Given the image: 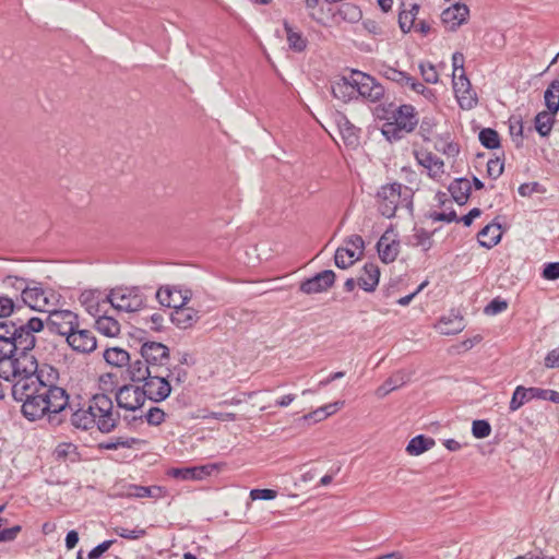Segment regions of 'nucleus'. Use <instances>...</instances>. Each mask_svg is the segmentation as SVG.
<instances>
[{"mask_svg":"<svg viewBox=\"0 0 559 559\" xmlns=\"http://www.w3.org/2000/svg\"><path fill=\"white\" fill-rule=\"evenodd\" d=\"M22 378L10 384L15 401L23 402V415L34 421L47 413H60L69 402L66 390L58 386L59 371L51 365L41 364L36 369L33 360L22 362Z\"/></svg>","mask_w":559,"mask_h":559,"instance_id":"f257e3e1","label":"nucleus"},{"mask_svg":"<svg viewBox=\"0 0 559 559\" xmlns=\"http://www.w3.org/2000/svg\"><path fill=\"white\" fill-rule=\"evenodd\" d=\"M17 332L13 336L10 343L9 350L5 353L7 357L0 360V373L4 376V381L10 384L14 383L22 378V361L24 359L33 360L36 369L41 368V364H38L36 357L32 354V349L35 347L36 337L31 335L29 332H25L22 328L17 326Z\"/></svg>","mask_w":559,"mask_h":559,"instance_id":"f03ea898","label":"nucleus"},{"mask_svg":"<svg viewBox=\"0 0 559 559\" xmlns=\"http://www.w3.org/2000/svg\"><path fill=\"white\" fill-rule=\"evenodd\" d=\"M16 288L22 290L23 302L35 311L48 313L60 301V295L57 292L44 287L41 283L36 281L16 277Z\"/></svg>","mask_w":559,"mask_h":559,"instance_id":"7ed1b4c3","label":"nucleus"},{"mask_svg":"<svg viewBox=\"0 0 559 559\" xmlns=\"http://www.w3.org/2000/svg\"><path fill=\"white\" fill-rule=\"evenodd\" d=\"M418 116L412 105H401L394 108L382 126V134L389 141H396L411 133L418 124Z\"/></svg>","mask_w":559,"mask_h":559,"instance_id":"20e7f679","label":"nucleus"},{"mask_svg":"<svg viewBox=\"0 0 559 559\" xmlns=\"http://www.w3.org/2000/svg\"><path fill=\"white\" fill-rule=\"evenodd\" d=\"M377 202L383 216L393 217L399 207H411L412 190L397 182L385 185L378 191Z\"/></svg>","mask_w":559,"mask_h":559,"instance_id":"39448f33","label":"nucleus"},{"mask_svg":"<svg viewBox=\"0 0 559 559\" xmlns=\"http://www.w3.org/2000/svg\"><path fill=\"white\" fill-rule=\"evenodd\" d=\"M90 402L97 429L103 433L114 431L120 421V414L115 411L112 400L102 393L93 395Z\"/></svg>","mask_w":559,"mask_h":559,"instance_id":"423d86ee","label":"nucleus"},{"mask_svg":"<svg viewBox=\"0 0 559 559\" xmlns=\"http://www.w3.org/2000/svg\"><path fill=\"white\" fill-rule=\"evenodd\" d=\"M106 302L118 311L134 312L144 307L145 298L136 287H118L103 299Z\"/></svg>","mask_w":559,"mask_h":559,"instance_id":"0eeeda50","label":"nucleus"},{"mask_svg":"<svg viewBox=\"0 0 559 559\" xmlns=\"http://www.w3.org/2000/svg\"><path fill=\"white\" fill-rule=\"evenodd\" d=\"M46 323L51 332L66 336V338L80 325L75 312L66 309L59 310L57 307L48 312Z\"/></svg>","mask_w":559,"mask_h":559,"instance_id":"6e6552de","label":"nucleus"},{"mask_svg":"<svg viewBox=\"0 0 559 559\" xmlns=\"http://www.w3.org/2000/svg\"><path fill=\"white\" fill-rule=\"evenodd\" d=\"M169 374V369L155 371L147 380H145L142 388L143 392H145V399H150L154 402H162L166 400L171 392V385L167 380Z\"/></svg>","mask_w":559,"mask_h":559,"instance_id":"1a4fd4ad","label":"nucleus"},{"mask_svg":"<svg viewBox=\"0 0 559 559\" xmlns=\"http://www.w3.org/2000/svg\"><path fill=\"white\" fill-rule=\"evenodd\" d=\"M352 82L356 85L357 97L376 103L384 95L383 86L372 76L358 70H352Z\"/></svg>","mask_w":559,"mask_h":559,"instance_id":"9d476101","label":"nucleus"},{"mask_svg":"<svg viewBox=\"0 0 559 559\" xmlns=\"http://www.w3.org/2000/svg\"><path fill=\"white\" fill-rule=\"evenodd\" d=\"M141 357L150 365L155 371L168 369L166 367L169 361V348L158 342H145L141 346Z\"/></svg>","mask_w":559,"mask_h":559,"instance_id":"9b49d317","label":"nucleus"},{"mask_svg":"<svg viewBox=\"0 0 559 559\" xmlns=\"http://www.w3.org/2000/svg\"><path fill=\"white\" fill-rule=\"evenodd\" d=\"M346 245L344 248H338L334 255L335 265L340 269L352 266L365 248L364 239L358 235L350 236Z\"/></svg>","mask_w":559,"mask_h":559,"instance_id":"f8f14e48","label":"nucleus"},{"mask_svg":"<svg viewBox=\"0 0 559 559\" xmlns=\"http://www.w3.org/2000/svg\"><path fill=\"white\" fill-rule=\"evenodd\" d=\"M145 392L135 385H123L116 393V401L119 408L135 412L145 403Z\"/></svg>","mask_w":559,"mask_h":559,"instance_id":"ddd939ff","label":"nucleus"},{"mask_svg":"<svg viewBox=\"0 0 559 559\" xmlns=\"http://www.w3.org/2000/svg\"><path fill=\"white\" fill-rule=\"evenodd\" d=\"M453 90L462 109H472L477 105L476 93L472 90L471 82L464 73L454 75Z\"/></svg>","mask_w":559,"mask_h":559,"instance_id":"4468645a","label":"nucleus"},{"mask_svg":"<svg viewBox=\"0 0 559 559\" xmlns=\"http://www.w3.org/2000/svg\"><path fill=\"white\" fill-rule=\"evenodd\" d=\"M335 282V273L332 270H324L314 276L300 283L299 289L306 295L326 292Z\"/></svg>","mask_w":559,"mask_h":559,"instance_id":"2eb2a0df","label":"nucleus"},{"mask_svg":"<svg viewBox=\"0 0 559 559\" xmlns=\"http://www.w3.org/2000/svg\"><path fill=\"white\" fill-rule=\"evenodd\" d=\"M69 346L82 354H90L97 347V341L94 333L86 329H74L67 337Z\"/></svg>","mask_w":559,"mask_h":559,"instance_id":"dca6fc26","label":"nucleus"},{"mask_svg":"<svg viewBox=\"0 0 559 559\" xmlns=\"http://www.w3.org/2000/svg\"><path fill=\"white\" fill-rule=\"evenodd\" d=\"M156 298L162 306L174 308L176 310L180 306L187 305V302L190 300V292H182L177 287L166 286L160 287L156 292Z\"/></svg>","mask_w":559,"mask_h":559,"instance_id":"f3484780","label":"nucleus"},{"mask_svg":"<svg viewBox=\"0 0 559 559\" xmlns=\"http://www.w3.org/2000/svg\"><path fill=\"white\" fill-rule=\"evenodd\" d=\"M415 158L427 170L430 178L439 180L444 175V163L433 153L423 150L415 151Z\"/></svg>","mask_w":559,"mask_h":559,"instance_id":"a211bd4d","label":"nucleus"},{"mask_svg":"<svg viewBox=\"0 0 559 559\" xmlns=\"http://www.w3.org/2000/svg\"><path fill=\"white\" fill-rule=\"evenodd\" d=\"M468 14L469 9L467 5L455 3L443 10L441 21L448 29L454 31L466 22Z\"/></svg>","mask_w":559,"mask_h":559,"instance_id":"6ab92c4d","label":"nucleus"},{"mask_svg":"<svg viewBox=\"0 0 559 559\" xmlns=\"http://www.w3.org/2000/svg\"><path fill=\"white\" fill-rule=\"evenodd\" d=\"M377 249L380 259L384 263L393 262L400 251V242L395 239V235L391 231H385L377 243Z\"/></svg>","mask_w":559,"mask_h":559,"instance_id":"aec40b11","label":"nucleus"},{"mask_svg":"<svg viewBox=\"0 0 559 559\" xmlns=\"http://www.w3.org/2000/svg\"><path fill=\"white\" fill-rule=\"evenodd\" d=\"M216 469V466L213 464L202 465V466H193V467H185V468H171L168 472V475L182 479V480H200L204 477L212 474L213 471Z\"/></svg>","mask_w":559,"mask_h":559,"instance_id":"412c9836","label":"nucleus"},{"mask_svg":"<svg viewBox=\"0 0 559 559\" xmlns=\"http://www.w3.org/2000/svg\"><path fill=\"white\" fill-rule=\"evenodd\" d=\"M331 93L343 103H348L357 98L356 85L352 82V73L348 76H342L331 84Z\"/></svg>","mask_w":559,"mask_h":559,"instance_id":"4be33fe9","label":"nucleus"},{"mask_svg":"<svg viewBox=\"0 0 559 559\" xmlns=\"http://www.w3.org/2000/svg\"><path fill=\"white\" fill-rule=\"evenodd\" d=\"M199 318V311L186 305L180 306L171 313L173 323L182 330L193 326Z\"/></svg>","mask_w":559,"mask_h":559,"instance_id":"5701e85b","label":"nucleus"},{"mask_svg":"<svg viewBox=\"0 0 559 559\" xmlns=\"http://www.w3.org/2000/svg\"><path fill=\"white\" fill-rule=\"evenodd\" d=\"M380 278V270L374 263H366L357 284L366 292H373L378 286Z\"/></svg>","mask_w":559,"mask_h":559,"instance_id":"b1692460","label":"nucleus"},{"mask_svg":"<svg viewBox=\"0 0 559 559\" xmlns=\"http://www.w3.org/2000/svg\"><path fill=\"white\" fill-rule=\"evenodd\" d=\"M409 381V374L404 370H399L394 372L391 377H389L383 384H381L376 394L378 397L382 399L386 396L390 392L403 386Z\"/></svg>","mask_w":559,"mask_h":559,"instance_id":"393cba45","label":"nucleus"},{"mask_svg":"<svg viewBox=\"0 0 559 559\" xmlns=\"http://www.w3.org/2000/svg\"><path fill=\"white\" fill-rule=\"evenodd\" d=\"M464 320L457 313H451L450 316L442 317L436 324V329L440 334L454 335L463 331Z\"/></svg>","mask_w":559,"mask_h":559,"instance_id":"a878e982","label":"nucleus"},{"mask_svg":"<svg viewBox=\"0 0 559 559\" xmlns=\"http://www.w3.org/2000/svg\"><path fill=\"white\" fill-rule=\"evenodd\" d=\"M167 493L166 489L160 486H140V485H129L127 496L133 498H154L159 499L165 497Z\"/></svg>","mask_w":559,"mask_h":559,"instance_id":"bb28decb","label":"nucleus"},{"mask_svg":"<svg viewBox=\"0 0 559 559\" xmlns=\"http://www.w3.org/2000/svg\"><path fill=\"white\" fill-rule=\"evenodd\" d=\"M471 182L466 178L455 179L449 187V191L456 203L463 205L471 194Z\"/></svg>","mask_w":559,"mask_h":559,"instance_id":"cd10ccee","label":"nucleus"},{"mask_svg":"<svg viewBox=\"0 0 559 559\" xmlns=\"http://www.w3.org/2000/svg\"><path fill=\"white\" fill-rule=\"evenodd\" d=\"M71 423L75 428L88 430L95 426L93 412L91 411V402L88 401L87 407L76 409L71 416Z\"/></svg>","mask_w":559,"mask_h":559,"instance_id":"c85d7f7f","label":"nucleus"},{"mask_svg":"<svg viewBox=\"0 0 559 559\" xmlns=\"http://www.w3.org/2000/svg\"><path fill=\"white\" fill-rule=\"evenodd\" d=\"M500 225H487L478 234V242L481 247L490 249L501 239Z\"/></svg>","mask_w":559,"mask_h":559,"instance_id":"c756f323","label":"nucleus"},{"mask_svg":"<svg viewBox=\"0 0 559 559\" xmlns=\"http://www.w3.org/2000/svg\"><path fill=\"white\" fill-rule=\"evenodd\" d=\"M155 370L145 360L136 359L129 365L130 378L134 382H144Z\"/></svg>","mask_w":559,"mask_h":559,"instance_id":"7c9ffc66","label":"nucleus"},{"mask_svg":"<svg viewBox=\"0 0 559 559\" xmlns=\"http://www.w3.org/2000/svg\"><path fill=\"white\" fill-rule=\"evenodd\" d=\"M557 112L550 110H543L535 117V129L540 136H548L555 123V116Z\"/></svg>","mask_w":559,"mask_h":559,"instance_id":"2f4dec72","label":"nucleus"},{"mask_svg":"<svg viewBox=\"0 0 559 559\" xmlns=\"http://www.w3.org/2000/svg\"><path fill=\"white\" fill-rule=\"evenodd\" d=\"M95 326L99 333L105 336L114 337L120 332L119 322L110 316H99L95 322Z\"/></svg>","mask_w":559,"mask_h":559,"instance_id":"473e14b6","label":"nucleus"},{"mask_svg":"<svg viewBox=\"0 0 559 559\" xmlns=\"http://www.w3.org/2000/svg\"><path fill=\"white\" fill-rule=\"evenodd\" d=\"M103 356L106 362L114 367H123L130 361L129 353L119 347L107 348Z\"/></svg>","mask_w":559,"mask_h":559,"instance_id":"72a5a7b5","label":"nucleus"},{"mask_svg":"<svg viewBox=\"0 0 559 559\" xmlns=\"http://www.w3.org/2000/svg\"><path fill=\"white\" fill-rule=\"evenodd\" d=\"M435 445V440L432 438H427L423 435L414 437L406 447V452L409 455H420L427 450L431 449Z\"/></svg>","mask_w":559,"mask_h":559,"instance_id":"f704fd0d","label":"nucleus"},{"mask_svg":"<svg viewBox=\"0 0 559 559\" xmlns=\"http://www.w3.org/2000/svg\"><path fill=\"white\" fill-rule=\"evenodd\" d=\"M545 105L548 110L558 112L559 110V81L554 80L544 94Z\"/></svg>","mask_w":559,"mask_h":559,"instance_id":"c9c22d12","label":"nucleus"},{"mask_svg":"<svg viewBox=\"0 0 559 559\" xmlns=\"http://www.w3.org/2000/svg\"><path fill=\"white\" fill-rule=\"evenodd\" d=\"M17 326L12 321H0V348L7 353Z\"/></svg>","mask_w":559,"mask_h":559,"instance_id":"e433bc0d","label":"nucleus"},{"mask_svg":"<svg viewBox=\"0 0 559 559\" xmlns=\"http://www.w3.org/2000/svg\"><path fill=\"white\" fill-rule=\"evenodd\" d=\"M284 28L286 31L289 48L298 52L305 50L307 47V40L299 32H295L287 21L284 22Z\"/></svg>","mask_w":559,"mask_h":559,"instance_id":"4c0bfd02","label":"nucleus"},{"mask_svg":"<svg viewBox=\"0 0 559 559\" xmlns=\"http://www.w3.org/2000/svg\"><path fill=\"white\" fill-rule=\"evenodd\" d=\"M531 390H532V388L526 389L522 385L516 386V389L513 392L512 399L510 401L509 407H510L511 412H515L521 406H523L526 402H528L533 399H537V396H533L530 393Z\"/></svg>","mask_w":559,"mask_h":559,"instance_id":"58836bf2","label":"nucleus"},{"mask_svg":"<svg viewBox=\"0 0 559 559\" xmlns=\"http://www.w3.org/2000/svg\"><path fill=\"white\" fill-rule=\"evenodd\" d=\"M99 293H95L92 290L83 292L80 296V301L83 306H85L88 313L92 316H98L100 310V301H99Z\"/></svg>","mask_w":559,"mask_h":559,"instance_id":"ea45409f","label":"nucleus"},{"mask_svg":"<svg viewBox=\"0 0 559 559\" xmlns=\"http://www.w3.org/2000/svg\"><path fill=\"white\" fill-rule=\"evenodd\" d=\"M419 7L417 4H412L409 10H403L399 14V25L402 32L407 33L412 29V27H416L415 19L418 13Z\"/></svg>","mask_w":559,"mask_h":559,"instance_id":"a19ab883","label":"nucleus"},{"mask_svg":"<svg viewBox=\"0 0 559 559\" xmlns=\"http://www.w3.org/2000/svg\"><path fill=\"white\" fill-rule=\"evenodd\" d=\"M479 141L487 148H498L500 146V138L496 130L491 128L483 129L479 132Z\"/></svg>","mask_w":559,"mask_h":559,"instance_id":"79ce46f5","label":"nucleus"},{"mask_svg":"<svg viewBox=\"0 0 559 559\" xmlns=\"http://www.w3.org/2000/svg\"><path fill=\"white\" fill-rule=\"evenodd\" d=\"M412 245L421 247L425 251L429 250L432 246L431 234L424 228L415 229L412 236Z\"/></svg>","mask_w":559,"mask_h":559,"instance_id":"37998d69","label":"nucleus"},{"mask_svg":"<svg viewBox=\"0 0 559 559\" xmlns=\"http://www.w3.org/2000/svg\"><path fill=\"white\" fill-rule=\"evenodd\" d=\"M115 534L119 537L129 539V540H138L146 536V530L142 527H134L133 530H129L122 526H117L114 528Z\"/></svg>","mask_w":559,"mask_h":559,"instance_id":"c03bdc74","label":"nucleus"},{"mask_svg":"<svg viewBox=\"0 0 559 559\" xmlns=\"http://www.w3.org/2000/svg\"><path fill=\"white\" fill-rule=\"evenodd\" d=\"M383 75L388 80L396 82L403 86L408 84V82L411 81V76L406 72L400 71L391 67H388L383 70Z\"/></svg>","mask_w":559,"mask_h":559,"instance_id":"a18cd8bd","label":"nucleus"},{"mask_svg":"<svg viewBox=\"0 0 559 559\" xmlns=\"http://www.w3.org/2000/svg\"><path fill=\"white\" fill-rule=\"evenodd\" d=\"M165 412L159 407H151L146 413L140 415L139 418H145L148 425L158 426L165 420Z\"/></svg>","mask_w":559,"mask_h":559,"instance_id":"49530a36","label":"nucleus"},{"mask_svg":"<svg viewBox=\"0 0 559 559\" xmlns=\"http://www.w3.org/2000/svg\"><path fill=\"white\" fill-rule=\"evenodd\" d=\"M473 436L477 439L487 438L491 432V427L488 421L478 419L474 420L472 425Z\"/></svg>","mask_w":559,"mask_h":559,"instance_id":"de8ad7c7","label":"nucleus"},{"mask_svg":"<svg viewBox=\"0 0 559 559\" xmlns=\"http://www.w3.org/2000/svg\"><path fill=\"white\" fill-rule=\"evenodd\" d=\"M530 393L533 396H537V399H539V400H547V401H550L556 404L559 403V392L558 391L532 386V390L530 391Z\"/></svg>","mask_w":559,"mask_h":559,"instance_id":"09e8293b","label":"nucleus"},{"mask_svg":"<svg viewBox=\"0 0 559 559\" xmlns=\"http://www.w3.org/2000/svg\"><path fill=\"white\" fill-rule=\"evenodd\" d=\"M420 73L427 83L435 84L439 80L438 72L433 64L431 63H420L419 66Z\"/></svg>","mask_w":559,"mask_h":559,"instance_id":"8fccbe9b","label":"nucleus"},{"mask_svg":"<svg viewBox=\"0 0 559 559\" xmlns=\"http://www.w3.org/2000/svg\"><path fill=\"white\" fill-rule=\"evenodd\" d=\"M508 308V302L500 298L492 299L484 309L488 316H496Z\"/></svg>","mask_w":559,"mask_h":559,"instance_id":"3c124183","label":"nucleus"},{"mask_svg":"<svg viewBox=\"0 0 559 559\" xmlns=\"http://www.w3.org/2000/svg\"><path fill=\"white\" fill-rule=\"evenodd\" d=\"M503 168H504L503 162H501L499 158L490 159L487 163L488 176L493 179H497L498 177H500L502 175Z\"/></svg>","mask_w":559,"mask_h":559,"instance_id":"603ef678","label":"nucleus"},{"mask_svg":"<svg viewBox=\"0 0 559 559\" xmlns=\"http://www.w3.org/2000/svg\"><path fill=\"white\" fill-rule=\"evenodd\" d=\"M116 540L114 539H108V540H105L103 543H100L99 545H97L96 547H94L88 554H87V558L88 559H99L100 556L106 552L114 544H115Z\"/></svg>","mask_w":559,"mask_h":559,"instance_id":"864d4df0","label":"nucleus"},{"mask_svg":"<svg viewBox=\"0 0 559 559\" xmlns=\"http://www.w3.org/2000/svg\"><path fill=\"white\" fill-rule=\"evenodd\" d=\"M436 124L437 123L435 119L431 117H425L421 120V123L419 126V132L425 140H429Z\"/></svg>","mask_w":559,"mask_h":559,"instance_id":"5fc2aeb1","label":"nucleus"},{"mask_svg":"<svg viewBox=\"0 0 559 559\" xmlns=\"http://www.w3.org/2000/svg\"><path fill=\"white\" fill-rule=\"evenodd\" d=\"M44 321L39 318H31L25 324L20 325L25 332H29L34 335L36 332H40L44 329Z\"/></svg>","mask_w":559,"mask_h":559,"instance_id":"6e6d98bb","label":"nucleus"},{"mask_svg":"<svg viewBox=\"0 0 559 559\" xmlns=\"http://www.w3.org/2000/svg\"><path fill=\"white\" fill-rule=\"evenodd\" d=\"M543 277L548 281H555L559 278V262L547 263L544 266Z\"/></svg>","mask_w":559,"mask_h":559,"instance_id":"4d7b16f0","label":"nucleus"},{"mask_svg":"<svg viewBox=\"0 0 559 559\" xmlns=\"http://www.w3.org/2000/svg\"><path fill=\"white\" fill-rule=\"evenodd\" d=\"M276 495V491L273 489H252L250 491V498L252 500H272Z\"/></svg>","mask_w":559,"mask_h":559,"instance_id":"13d9d810","label":"nucleus"},{"mask_svg":"<svg viewBox=\"0 0 559 559\" xmlns=\"http://www.w3.org/2000/svg\"><path fill=\"white\" fill-rule=\"evenodd\" d=\"M14 302L7 296H0V318H7L14 311Z\"/></svg>","mask_w":559,"mask_h":559,"instance_id":"bf43d9fd","label":"nucleus"},{"mask_svg":"<svg viewBox=\"0 0 559 559\" xmlns=\"http://www.w3.org/2000/svg\"><path fill=\"white\" fill-rule=\"evenodd\" d=\"M112 440L115 442L116 449H119V448L131 449L134 445L141 443L140 439L132 438V437H117V438H114Z\"/></svg>","mask_w":559,"mask_h":559,"instance_id":"052dcab7","label":"nucleus"},{"mask_svg":"<svg viewBox=\"0 0 559 559\" xmlns=\"http://www.w3.org/2000/svg\"><path fill=\"white\" fill-rule=\"evenodd\" d=\"M20 532H21L20 525H15L13 527L2 530V531H0V542L13 540V539H15V537L17 536V534Z\"/></svg>","mask_w":559,"mask_h":559,"instance_id":"680f3d73","label":"nucleus"},{"mask_svg":"<svg viewBox=\"0 0 559 559\" xmlns=\"http://www.w3.org/2000/svg\"><path fill=\"white\" fill-rule=\"evenodd\" d=\"M341 12L345 14V16H348L350 21H357L361 16L360 10L352 4H344L341 9Z\"/></svg>","mask_w":559,"mask_h":559,"instance_id":"e2e57ef3","label":"nucleus"},{"mask_svg":"<svg viewBox=\"0 0 559 559\" xmlns=\"http://www.w3.org/2000/svg\"><path fill=\"white\" fill-rule=\"evenodd\" d=\"M545 366L547 368L559 367V347L550 350L545 357Z\"/></svg>","mask_w":559,"mask_h":559,"instance_id":"0e129e2a","label":"nucleus"},{"mask_svg":"<svg viewBox=\"0 0 559 559\" xmlns=\"http://www.w3.org/2000/svg\"><path fill=\"white\" fill-rule=\"evenodd\" d=\"M510 133L511 135H522L523 133V122L520 117H512L510 119Z\"/></svg>","mask_w":559,"mask_h":559,"instance_id":"69168bd1","label":"nucleus"},{"mask_svg":"<svg viewBox=\"0 0 559 559\" xmlns=\"http://www.w3.org/2000/svg\"><path fill=\"white\" fill-rule=\"evenodd\" d=\"M432 217L435 221L447 222V223L459 221L456 213L454 211H451L449 213H445V212L437 213V214H433Z\"/></svg>","mask_w":559,"mask_h":559,"instance_id":"338daca9","label":"nucleus"},{"mask_svg":"<svg viewBox=\"0 0 559 559\" xmlns=\"http://www.w3.org/2000/svg\"><path fill=\"white\" fill-rule=\"evenodd\" d=\"M439 151H441L443 154H445L449 157H454L459 154L460 148H459L457 144H455L453 142H449V143H445L442 148H439Z\"/></svg>","mask_w":559,"mask_h":559,"instance_id":"774afa93","label":"nucleus"}]
</instances>
